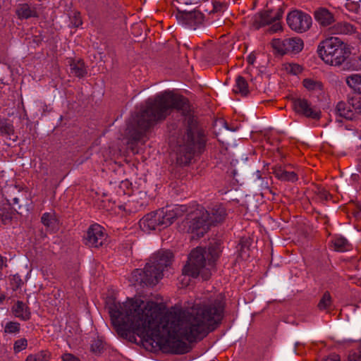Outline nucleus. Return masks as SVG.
I'll return each mask as SVG.
<instances>
[{
  "label": "nucleus",
  "instance_id": "nucleus-1",
  "mask_svg": "<svg viewBox=\"0 0 361 361\" xmlns=\"http://www.w3.org/2000/svg\"><path fill=\"white\" fill-rule=\"evenodd\" d=\"M224 297L219 294L191 308L162 315L160 305L141 298L112 303L109 308L112 324L118 330L133 333L156 341L171 354H185L190 343L202 340L214 331L224 317Z\"/></svg>",
  "mask_w": 361,
  "mask_h": 361
},
{
  "label": "nucleus",
  "instance_id": "nucleus-2",
  "mask_svg": "<svg viewBox=\"0 0 361 361\" xmlns=\"http://www.w3.org/2000/svg\"><path fill=\"white\" fill-rule=\"evenodd\" d=\"M173 109L187 115L190 111L188 100L171 91H165L147 99L128 125L130 138L139 141L147 130L157 123L165 120Z\"/></svg>",
  "mask_w": 361,
  "mask_h": 361
},
{
  "label": "nucleus",
  "instance_id": "nucleus-3",
  "mask_svg": "<svg viewBox=\"0 0 361 361\" xmlns=\"http://www.w3.org/2000/svg\"><path fill=\"white\" fill-rule=\"evenodd\" d=\"M221 252L218 245H211L207 250L197 247L192 250L186 265L183 269L185 276L197 278L199 275L208 280L215 268V262Z\"/></svg>",
  "mask_w": 361,
  "mask_h": 361
},
{
  "label": "nucleus",
  "instance_id": "nucleus-4",
  "mask_svg": "<svg viewBox=\"0 0 361 361\" xmlns=\"http://www.w3.org/2000/svg\"><path fill=\"white\" fill-rule=\"evenodd\" d=\"M177 162L184 165L189 164L195 154L200 152L204 147V135L199 128L197 121L193 116L188 118L185 134L177 140Z\"/></svg>",
  "mask_w": 361,
  "mask_h": 361
},
{
  "label": "nucleus",
  "instance_id": "nucleus-5",
  "mask_svg": "<svg viewBox=\"0 0 361 361\" xmlns=\"http://www.w3.org/2000/svg\"><path fill=\"white\" fill-rule=\"evenodd\" d=\"M173 253L161 250L151 257L143 269H136L131 274V280L141 286H154L162 278L164 268L171 264Z\"/></svg>",
  "mask_w": 361,
  "mask_h": 361
},
{
  "label": "nucleus",
  "instance_id": "nucleus-6",
  "mask_svg": "<svg viewBox=\"0 0 361 361\" xmlns=\"http://www.w3.org/2000/svg\"><path fill=\"white\" fill-rule=\"evenodd\" d=\"M185 206L181 205L176 207L173 209H164L163 208L150 212L140 220V226L143 231L147 233L166 228L172 224L174 220L185 211Z\"/></svg>",
  "mask_w": 361,
  "mask_h": 361
},
{
  "label": "nucleus",
  "instance_id": "nucleus-7",
  "mask_svg": "<svg viewBox=\"0 0 361 361\" xmlns=\"http://www.w3.org/2000/svg\"><path fill=\"white\" fill-rule=\"evenodd\" d=\"M317 53L326 64L336 66L341 65L350 52L348 45L338 37H331L319 44Z\"/></svg>",
  "mask_w": 361,
  "mask_h": 361
},
{
  "label": "nucleus",
  "instance_id": "nucleus-8",
  "mask_svg": "<svg viewBox=\"0 0 361 361\" xmlns=\"http://www.w3.org/2000/svg\"><path fill=\"white\" fill-rule=\"evenodd\" d=\"M208 215V212L202 207H198L188 214L185 223L188 226V232L194 235L192 238L195 235L197 238L202 237L207 232L212 226L207 219Z\"/></svg>",
  "mask_w": 361,
  "mask_h": 361
},
{
  "label": "nucleus",
  "instance_id": "nucleus-9",
  "mask_svg": "<svg viewBox=\"0 0 361 361\" xmlns=\"http://www.w3.org/2000/svg\"><path fill=\"white\" fill-rule=\"evenodd\" d=\"M271 46L281 55L296 54L302 50L304 44L300 37H289L284 39H274Z\"/></svg>",
  "mask_w": 361,
  "mask_h": 361
},
{
  "label": "nucleus",
  "instance_id": "nucleus-10",
  "mask_svg": "<svg viewBox=\"0 0 361 361\" xmlns=\"http://www.w3.org/2000/svg\"><path fill=\"white\" fill-rule=\"evenodd\" d=\"M177 19L186 28L195 30L201 27L204 21V17L198 10L188 11L178 8Z\"/></svg>",
  "mask_w": 361,
  "mask_h": 361
},
{
  "label": "nucleus",
  "instance_id": "nucleus-11",
  "mask_svg": "<svg viewBox=\"0 0 361 361\" xmlns=\"http://www.w3.org/2000/svg\"><path fill=\"white\" fill-rule=\"evenodd\" d=\"M286 21L292 30L300 33L309 30L312 25L311 16L298 10L290 12L287 16Z\"/></svg>",
  "mask_w": 361,
  "mask_h": 361
},
{
  "label": "nucleus",
  "instance_id": "nucleus-12",
  "mask_svg": "<svg viewBox=\"0 0 361 361\" xmlns=\"http://www.w3.org/2000/svg\"><path fill=\"white\" fill-rule=\"evenodd\" d=\"M106 237L104 228L95 224L88 228L84 236V243L90 247H99L103 245Z\"/></svg>",
  "mask_w": 361,
  "mask_h": 361
},
{
  "label": "nucleus",
  "instance_id": "nucleus-13",
  "mask_svg": "<svg viewBox=\"0 0 361 361\" xmlns=\"http://www.w3.org/2000/svg\"><path fill=\"white\" fill-rule=\"evenodd\" d=\"M293 108L296 113L307 118L318 120L321 116V111L311 102L304 98H298L293 101Z\"/></svg>",
  "mask_w": 361,
  "mask_h": 361
},
{
  "label": "nucleus",
  "instance_id": "nucleus-14",
  "mask_svg": "<svg viewBox=\"0 0 361 361\" xmlns=\"http://www.w3.org/2000/svg\"><path fill=\"white\" fill-rule=\"evenodd\" d=\"M283 13L282 8H279L274 14H273L271 11H266L258 13L253 18L252 25L255 29L258 30L265 25H271L275 21L280 20Z\"/></svg>",
  "mask_w": 361,
  "mask_h": 361
},
{
  "label": "nucleus",
  "instance_id": "nucleus-15",
  "mask_svg": "<svg viewBox=\"0 0 361 361\" xmlns=\"http://www.w3.org/2000/svg\"><path fill=\"white\" fill-rule=\"evenodd\" d=\"M206 211L209 214L207 219L212 225L222 222L226 216V209L221 204H214Z\"/></svg>",
  "mask_w": 361,
  "mask_h": 361
},
{
  "label": "nucleus",
  "instance_id": "nucleus-16",
  "mask_svg": "<svg viewBox=\"0 0 361 361\" xmlns=\"http://www.w3.org/2000/svg\"><path fill=\"white\" fill-rule=\"evenodd\" d=\"M316 21L322 27L331 25L334 21V16L326 8H319L314 13Z\"/></svg>",
  "mask_w": 361,
  "mask_h": 361
},
{
  "label": "nucleus",
  "instance_id": "nucleus-17",
  "mask_svg": "<svg viewBox=\"0 0 361 361\" xmlns=\"http://www.w3.org/2000/svg\"><path fill=\"white\" fill-rule=\"evenodd\" d=\"M336 112L340 116L347 120H355L356 116L354 109L350 104V99L347 102H339L336 106Z\"/></svg>",
  "mask_w": 361,
  "mask_h": 361
},
{
  "label": "nucleus",
  "instance_id": "nucleus-18",
  "mask_svg": "<svg viewBox=\"0 0 361 361\" xmlns=\"http://www.w3.org/2000/svg\"><path fill=\"white\" fill-rule=\"evenodd\" d=\"M13 315L22 321H27L31 318L30 307L23 301L18 300L12 307Z\"/></svg>",
  "mask_w": 361,
  "mask_h": 361
},
{
  "label": "nucleus",
  "instance_id": "nucleus-19",
  "mask_svg": "<svg viewBox=\"0 0 361 361\" xmlns=\"http://www.w3.org/2000/svg\"><path fill=\"white\" fill-rule=\"evenodd\" d=\"M71 74L78 78H82L87 73L85 63L81 59H69Z\"/></svg>",
  "mask_w": 361,
  "mask_h": 361
},
{
  "label": "nucleus",
  "instance_id": "nucleus-20",
  "mask_svg": "<svg viewBox=\"0 0 361 361\" xmlns=\"http://www.w3.org/2000/svg\"><path fill=\"white\" fill-rule=\"evenodd\" d=\"M41 222L47 231L54 232L59 228V221L54 212H45L41 217Z\"/></svg>",
  "mask_w": 361,
  "mask_h": 361
},
{
  "label": "nucleus",
  "instance_id": "nucleus-21",
  "mask_svg": "<svg viewBox=\"0 0 361 361\" xmlns=\"http://www.w3.org/2000/svg\"><path fill=\"white\" fill-rule=\"evenodd\" d=\"M329 33L332 35L338 34H351L355 31V29L353 25L346 22L338 23L329 27Z\"/></svg>",
  "mask_w": 361,
  "mask_h": 361
},
{
  "label": "nucleus",
  "instance_id": "nucleus-22",
  "mask_svg": "<svg viewBox=\"0 0 361 361\" xmlns=\"http://www.w3.org/2000/svg\"><path fill=\"white\" fill-rule=\"evenodd\" d=\"M0 135L5 136L7 139L13 142L18 139L13 125L8 122L7 120H0Z\"/></svg>",
  "mask_w": 361,
  "mask_h": 361
},
{
  "label": "nucleus",
  "instance_id": "nucleus-23",
  "mask_svg": "<svg viewBox=\"0 0 361 361\" xmlns=\"http://www.w3.org/2000/svg\"><path fill=\"white\" fill-rule=\"evenodd\" d=\"M276 178L282 181L295 182L298 180V175L294 171H288L282 167H276L274 169Z\"/></svg>",
  "mask_w": 361,
  "mask_h": 361
},
{
  "label": "nucleus",
  "instance_id": "nucleus-24",
  "mask_svg": "<svg viewBox=\"0 0 361 361\" xmlns=\"http://www.w3.org/2000/svg\"><path fill=\"white\" fill-rule=\"evenodd\" d=\"M16 15L19 19H27L32 17H37L35 8H31L27 4H19L16 9Z\"/></svg>",
  "mask_w": 361,
  "mask_h": 361
},
{
  "label": "nucleus",
  "instance_id": "nucleus-25",
  "mask_svg": "<svg viewBox=\"0 0 361 361\" xmlns=\"http://www.w3.org/2000/svg\"><path fill=\"white\" fill-rule=\"evenodd\" d=\"M233 92L237 94H240L242 96H247L248 94V85L243 77H237L235 80V85L233 87Z\"/></svg>",
  "mask_w": 361,
  "mask_h": 361
},
{
  "label": "nucleus",
  "instance_id": "nucleus-26",
  "mask_svg": "<svg viewBox=\"0 0 361 361\" xmlns=\"http://www.w3.org/2000/svg\"><path fill=\"white\" fill-rule=\"evenodd\" d=\"M302 85L305 88L311 92L322 91L323 88V84L322 82L310 78H305L302 80Z\"/></svg>",
  "mask_w": 361,
  "mask_h": 361
},
{
  "label": "nucleus",
  "instance_id": "nucleus-27",
  "mask_svg": "<svg viewBox=\"0 0 361 361\" xmlns=\"http://www.w3.org/2000/svg\"><path fill=\"white\" fill-rule=\"evenodd\" d=\"M334 250L338 252H345L350 249V244L347 239L342 236H336L332 241Z\"/></svg>",
  "mask_w": 361,
  "mask_h": 361
},
{
  "label": "nucleus",
  "instance_id": "nucleus-28",
  "mask_svg": "<svg viewBox=\"0 0 361 361\" xmlns=\"http://www.w3.org/2000/svg\"><path fill=\"white\" fill-rule=\"evenodd\" d=\"M346 83L350 88L361 94V75H349L346 78Z\"/></svg>",
  "mask_w": 361,
  "mask_h": 361
},
{
  "label": "nucleus",
  "instance_id": "nucleus-29",
  "mask_svg": "<svg viewBox=\"0 0 361 361\" xmlns=\"http://www.w3.org/2000/svg\"><path fill=\"white\" fill-rule=\"evenodd\" d=\"M51 353L48 350H41L35 354H30L25 361H49L51 360Z\"/></svg>",
  "mask_w": 361,
  "mask_h": 361
},
{
  "label": "nucleus",
  "instance_id": "nucleus-30",
  "mask_svg": "<svg viewBox=\"0 0 361 361\" xmlns=\"http://www.w3.org/2000/svg\"><path fill=\"white\" fill-rule=\"evenodd\" d=\"M228 8V5L226 2L214 1L213 3V9L209 13V15L212 18L216 15L219 17Z\"/></svg>",
  "mask_w": 361,
  "mask_h": 361
},
{
  "label": "nucleus",
  "instance_id": "nucleus-31",
  "mask_svg": "<svg viewBox=\"0 0 361 361\" xmlns=\"http://www.w3.org/2000/svg\"><path fill=\"white\" fill-rule=\"evenodd\" d=\"M332 305L331 296L329 292L326 291L320 299L317 307L319 310H325L330 307Z\"/></svg>",
  "mask_w": 361,
  "mask_h": 361
},
{
  "label": "nucleus",
  "instance_id": "nucleus-32",
  "mask_svg": "<svg viewBox=\"0 0 361 361\" xmlns=\"http://www.w3.org/2000/svg\"><path fill=\"white\" fill-rule=\"evenodd\" d=\"M20 331V324L17 322H8L4 326L5 334H18Z\"/></svg>",
  "mask_w": 361,
  "mask_h": 361
},
{
  "label": "nucleus",
  "instance_id": "nucleus-33",
  "mask_svg": "<svg viewBox=\"0 0 361 361\" xmlns=\"http://www.w3.org/2000/svg\"><path fill=\"white\" fill-rule=\"evenodd\" d=\"M350 104L355 111L356 118L359 115L361 116V99L360 97H351L350 98Z\"/></svg>",
  "mask_w": 361,
  "mask_h": 361
},
{
  "label": "nucleus",
  "instance_id": "nucleus-34",
  "mask_svg": "<svg viewBox=\"0 0 361 361\" xmlns=\"http://www.w3.org/2000/svg\"><path fill=\"white\" fill-rule=\"evenodd\" d=\"M27 346V341L25 338H22L15 341L13 344V350L15 353H19L25 350Z\"/></svg>",
  "mask_w": 361,
  "mask_h": 361
},
{
  "label": "nucleus",
  "instance_id": "nucleus-35",
  "mask_svg": "<svg viewBox=\"0 0 361 361\" xmlns=\"http://www.w3.org/2000/svg\"><path fill=\"white\" fill-rule=\"evenodd\" d=\"M104 349V344L102 340L94 339L91 343V350L94 353H100Z\"/></svg>",
  "mask_w": 361,
  "mask_h": 361
},
{
  "label": "nucleus",
  "instance_id": "nucleus-36",
  "mask_svg": "<svg viewBox=\"0 0 361 361\" xmlns=\"http://www.w3.org/2000/svg\"><path fill=\"white\" fill-rule=\"evenodd\" d=\"M71 24L75 27H78L82 25V21L80 13L79 12H73L70 16Z\"/></svg>",
  "mask_w": 361,
  "mask_h": 361
},
{
  "label": "nucleus",
  "instance_id": "nucleus-37",
  "mask_svg": "<svg viewBox=\"0 0 361 361\" xmlns=\"http://www.w3.org/2000/svg\"><path fill=\"white\" fill-rule=\"evenodd\" d=\"M286 71L293 74V75H298L302 71V68L301 66L297 63H289L286 67Z\"/></svg>",
  "mask_w": 361,
  "mask_h": 361
},
{
  "label": "nucleus",
  "instance_id": "nucleus-38",
  "mask_svg": "<svg viewBox=\"0 0 361 361\" xmlns=\"http://www.w3.org/2000/svg\"><path fill=\"white\" fill-rule=\"evenodd\" d=\"M23 284V281L20 279V277L18 275H13L11 278V285L12 286V288L16 290L18 288H20V286Z\"/></svg>",
  "mask_w": 361,
  "mask_h": 361
},
{
  "label": "nucleus",
  "instance_id": "nucleus-39",
  "mask_svg": "<svg viewBox=\"0 0 361 361\" xmlns=\"http://www.w3.org/2000/svg\"><path fill=\"white\" fill-rule=\"evenodd\" d=\"M271 25V26L269 27L267 30V33L274 34L282 30V26L280 20L275 21L274 23H272Z\"/></svg>",
  "mask_w": 361,
  "mask_h": 361
},
{
  "label": "nucleus",
  "instance_id": "nucleus-40",
  "mask_svg": "<svg viewBox=\"0 0 361 361\" xmlns=\"http://www.w3.org/2000/svg\"><path fill=\"white\" fill-rule=\"evenodd\" d=\"M4 74L0 77V84L6 85V82L5 81L6 77L11 75V70L9 66L5 65L3 68Z\"/></svg>",
  "mask_w": 361,
  "mask_h": 361
},
{
  "label": "nucleus",
  "instance_id": "nucleus-41",
  "mask_svg": "<svg viewBox=\"0 0 361 361\" xmlns=\"http://www.w3.org/2000/svg\"><path fill=\"white\" fill-rule=\"evenodd\" d=\"M348 361H361L360 352H352L349 354Z\"/></svg>",
  "mask_w": 361,
  "mask_h": 361
},
{
  "label": "nucleus",
  "instance_id": "nucleus-42",
  "mask_svg": "<svg viewBox=\"0 0 361 361\" xmlns=\"http://www.w3.org/2000/svg\"><path fill=\"white\" fill-rule=\"evenodd\" d=\"M63 361H80V359L73 354L66 353L62 355Z\"/></svg>",
  "mask_w": 361,
  "mask_h": 361
},
{
  "label": "nucleus",
  "instance_id": "nucleus-43",
  "mask_svg": "<svg viewBox=\"0 0 361 361\" xmlns=\"http://www.w3.org/2000/svg\"><path fill=\"white\" fill-rule=\"evenodd\" d=\"M319 195L320 199L327 200L329 198V194L326 190L322 189V190H319Z\"/></svg>",
  "mask_w": 361,
  "mask_h": 361
},
{
  "label": "nucleus",
  "instance_id": "nucleus-44",
  "mask_svg": "<svg viewBox=\"0 0 361 361\" xmlns=\"http://www.w3.org/2000/svg\"><path fill=\"white\" fill-rule=\"evenodd\" d=\"M324 361H341L340 356L337 354L331 355Z\"/></svg>",
  "mask_w": 361,
  "mask_h": 361
},
{
  "label": "nucleus",
  "instance_id": "nucleus-45",
  "mask_svg": "<svg viewBox=\"0 0 361 361\" xmlns=\"http://www.w3.org/2000/svg\"><path fill=\"white\" fill-rule=\"evenodd\" d=\"M7 259L5 257H3L0 255V269H2L4 267H7Z\"/></svg>",
  "mask_w": 361,
  "mask_h": 361
},
{
  "label": "nucleus",
  "instance_id": "nucleus-46",
  "mask_svg": "<svg viewBox=\"0 0 361 361\" xmlns=\"http://www.w3.org/2000/svg\"><path fill=\"white\" fill-rule=\"evenodd\" d=\"M223 23H224V20L219 19V18L216 20H214L212 21V23L214 24V25L216 27L221 26Z\"/></svg>",
  "mask_w": 361,
  "mask_h": 361
},
{
  "label": "nucleus",
  "instance_id": "nucleus-47",
  "mask_svg": "<svg viewBox=\"0 0 361 361\" xmlns=\"http://www.w3.org/2000/svg\"><path fill=\"white\" fill-rule=\"evenodd\" d=\"M180 4H183L185 5L191 4L192 0H176Z\"/></svg>",
  "mask_w": 361,
  "mask_h": 361
},
{
  "label": "nucleus",
  "instance_id": "nucleus-48",
  "mask_svg": "<svg viewBox=\"0 0 361 361\" xmlns=\"http://www.w3.org/2000/svg\"><path fill=\"white\" fill-rule=\"evenodd\" d=\"M5 299V295L4 294H0V302H2Z\"/></svg>",
  "mask_w": 361,
  "mask_h": 361
},
{
  "label": "nucleus",
  "instance_id": "nucleus-49",
  "mask_svg": "<svg viewBox=\"0 0 361 361\" xmlns=\"http://www.w3.org/2000/svg\"><path fill=\"white\" fill-rule=\"evenodd\" d=\"M13 204H18V202H19V200H18V198H17V197H14V198L13 199Z\"/></svg>",
  "mask_w": 361,
  "mask_h": 361
},
{
  "label": "nucleus",
  "instance_id": "nucleus-50",
  "mask_svg": "<svg viewBox=\"0 0 361 361\" xmlns=\"http://www.w3.org/2000/svg\"><path fill=\"white\" fill-rule=\"evenodd\" d=\"M248 62L250 63H253V59L251 56L248 57Z\"/></svg>",
  "mask_w": 361,
  "mask_h": 361
},
{
  "label": "nucleus",
  "instance_id": "nucleus-51",
  "mask_svg": "<svg viewBox=\"0 0 361 361\" xmlns=\"http://www.w3.org/2000/svg\"><path fill=\"white\" fill-rule=\"evenodd\" d=\"M241 252H245L244 247H243V245L241 246Z\"/></svg>",
  "mask_w": 361,
  "mask_h": 361
}]
</instances>
